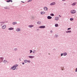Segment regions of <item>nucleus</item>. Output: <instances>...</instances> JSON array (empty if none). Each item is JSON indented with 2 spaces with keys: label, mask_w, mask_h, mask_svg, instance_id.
Wrapping results in <instances>:
<instances>
[{
  "label": "nucleus",
  "mask_w": 77,
  "mask_h": 77,
  "mask_svg": "<svg viewBox=\"0 0 77 77\" xmlns=\"http://www.w3.org/2000/svg\"><path fill=\"white\" fill-rule=\"evenodd\" d=\"M9 30H13L14 29L13 28H12V27H11V28H10L9 29Z\"/></svg>",
  "instance_id": "6ab92c4d"
},
{
  "label": "nucleus",
  "mask_w": 77,
  "mask_h": 77,
  "mask_svg": "<svg viewBox=\"0 0 77 77\" xmlns=\"http://www.w3.org/2000/svg\"><path fill=\"white\" fill-rule=\"evenodd\" d=\"M28 57L29 58H30L31 59H33V58H34V57H35V56H29Z\"/></svg>",
  "instance_id": "39448f33"
},
{
  "label": "nucleus",
  "mask_w": 77,
  "mask_h": 77,
  "mask_svg": "<svg viewBox=\"0 0 77 77\" xmlns=\"http://www.w3.org/2000/svg\"><path fill=\"white\" fill-rule=\"evenodd\" d=\"M4 63H6L7 61H6V60H4V61H3Z\"/></svg>",
  "instance_id": "393cba45"
},
{
  "label": "nucleus",
  "mask_w": 77,
  "mask_h": 77,
  "mask_svg": "<svg viewBox=\"0 0 77 77\" xmlns=\"http://www.w3.org/2000/svg\"><path fill=\"white\" fill-rule=\"evenodd\" d=\"M47 18L48 19H51V18H52V17H51V16H48L47 17Z\"/></svg>",
  "instance_id": "1a4fd4ad"
},
{
  "label": "nucleus",
  "mask_w": 77,
  "mask_h": 77,
  "mask_svg": "<svg viewBox=\"0 0 77 77\" xmlns=\"http://www.w3.org/2000/svg\"><path fill=\"white\" fill-rule=\"evenodd\" d=\"M8 9H10V8H7Z\"/></svg>",
  "instance_id": "e433bc0d"
},
{
  "label": "nucleus",
  "mask_w": 77,
  "mask_h": 77,
  "mask_svg": "<svg viewBox=\"0 0 77 77\" xmlns=\"http://www.w3.org/2000/svg\"><path fill=\"white\" fill-rule=\"evenodd\" d=\"M30 53H32V50H30Z\"/></svg>",
  "instance_id": "c85d7f7f"
},
{
  "label": "nucleus",
  "mask_w": 77,
  "mask_h": 77,
  "mask_svg": "<svg viewBox=\"0 0 77 77\" xmlns=\"http://www.w3.org/2000/svg\"><path fill=\"white\" fill-rule=\"evenodd\" d=\"M17 66H18V65L16 64V65L14 66H13V67H11V68H12V69L13 70H15V69H16V67H17Z\"/></svg>",
  "instance_id": "f257e3e1"
},
{
  "label": "nucleus",
  "mask_w": 77,
  "mask_h": 77,
  "mask_svg": "<svg viewBox=\"0 0 77 77\" xmlns=\"http://www.w3.org/2000/svg\"><path fill=\"white\" fill-rule=\"evenodd\" d=\"M6 23L5 22H0V23L1 24H5Z\"/></svg>",
  "instance_id": "9d476101"
},
{
  "label": "nucleus",
  "mask_w": 77,
  "mask_h": 77,
  "mask_svg": "<svg viewBox=\"0 0 77 77\" xmlns=\"http://www.w3.org/2000/svg\"><path fill=\"white\" fill-rule=\"evenodd\" d=\"M52 32H53V31H52V30H51V33H52Z\"/></svg>",
  "instance_id": "4c0bfd02"
},
{
  "label": "nucleus",
  "mask_w": 77,
  "mask_h": 77,
  "mask_svg": "<svg viewBox=\"0 0 77 77\" xmlns=\"http://www.w3.org/2000/svg\"><path fill=\"white\" fill-rule=\"evenodd\" d=\"M7 2H8V3H9V2H12V1L11 0H8V1L7 0Z\"/></svg>",
  "instance_id": "f8f14e48"
},
{
  "label": "nucleus",
  "mask_w": 77,
  "mask_h": 77,
  "mask_svg": "<svg viewBox=\"0 0 77 77\" xmlns=\"http://www.w3.org/2000/svg\"><path fill=\"white\" fill-rule=\"evenodd\" d=\"M63 56H66L67 55V53H64L63 54Z\"/></svg>",
  "instance_id": "a211bd4d"
},
{
  "label": "nucleus",
  "mask_w": 77,
  "mask_h": 77,
  "mask_svg": "<svg viewBox=\"0 0 77 77\" xmlns=\"http://www.w3.org/2000/svg\"><path fill=\"white\" fill-rule=\"evenodd\" d=\"M71 30H69L66 32V33H71Z\"/></svg>",
  "instance_id": "dca6fc26"
},
{
  "label": "nucleus",
  "mask_w": 77,
  "mask_h": 77,
  "mask_svg": "<svg viewBox=\"0 0 77 77\" xmlns=\"http://www.w3.org/2000/svg\"><path fill=\"white\" fill-rule=\"evenodd\" d=\"M76 4H77L76 2H74V3H73L72 4V5L73 6H75V5H76Z\"/></svg>",
  "instance_id": "4468645a"
},
{
  "label": "nucleus",
  "mask_w": 77,
  "mask_h": 77,
  "mask_svg": "<svg viewBox=\"0 0 77 77\" xmlns=\"http://www.w3.org/2000/svg\"><path fill=\"white\" fill-rule=\"evenodd\" d=\"M34 26V25H30L29 26H28L30 27V28H31V27H32Z\"/></svg>",
  "instance_id": "9b49d317"
},
{
  "label": "nucleus",
  "mask_w": 77,
  "mask_h": 77,
  "mask_svg": "<svg viewBox=\"0 0 77 77\" xmlns=\"http://www.w3.org/2000/svg\"><path fill=\"white\" fill-rule=\"evenodd\" d=\"M37 23L38 24H41V22L38 21V22H37Z\"/></svg>",
  "instance_id": "b1692460"
},
{
  "label": "nucleus",
  "mask_w": 77,
  "mask_h": 77,
  "mask_svg": "<svg viewBox=\"0 0 77 77\" xmlns=\"http://www.w3.org/2000/svg\"><path fill=\"white\" fill-rule=\"evenodd\" d=\"M5 9H8V8H7V7H5Z\"/></svg>",
  "instance_id": "473e14b6"
},
{
  "label": "nucleus",
  "mask_w": 77,
  "mask_h": 77,
  "mask_svg": "<svg viewBox=\"0 0 77 77\" xmlns=\"http://www.w3.org/2000/svg\"><path fill=\"white\" fill-rule=\"evenodd\" d=\"M63 56V54H61V56Z\"/></svg>",
  "instance_id": "f704fd0d"
},
{
  "label": "nucleus",
  "mask_w": 77,
  "mask_h": 77,
  "mask_svg": "<svg viewBox=\"0 0 77 77\" xmlns=\"http://www.w3.org/2000/svg\"><path fill=\"white\" fill-rule=\"evenodd\" d=\"M1 26H2V25H1Z\"/></svg>",
  "instance_id": "a19ab883"
},
{
  "label": "nucleus",
  "mask_w": 77,
  "mask_h": 77,
  "mask_svg": "<svg viewBox=\"0 0 77 77\" xmlns=\"http://www.w3.org/2000/svg\"><path fill=\"white\" fill-rule=\"evenodd\" d=\"M44 10H45V11H47V8L46 7H45L44 8Z\"/></svg>",
  "instance_id": "ddd939ff"
},
{
  "label": "nucleus",
  "mask_w": 77,
  "mask_h": 77,
  "mask_svg": "<svg viewBox=\"0 0 77 77\" xmlns=\"http://www.w3.org/2000/svg\"><path fill=\"white\" fill-rule=\"evenodd\" d=\"M0 61H1L0 62H2V60H3V58L2 57L0 58Z\"/></svg>",
  "instance_id": "f3484780"
},
{
  "label": "nucleus",
  "mask_w": 77,
  "mask_h": 77,
  "mask_svg": "<svg viewBox=\"0 0 77 77\" xmlns=\"http://www.w3.org/2000/svg\"><path fill=\"white\" fill-rule=\"evenodd\" d=\"M17 50V48H15V49H14V50H15V51H16V50Z\"/></svg>",
  "instance_id": "7c9ffc66"
},
{
  "label": "nucleus",
  "mask_w": 77,
  "mask_h": 77,
  "mask_svg": "<svg viewBox=\"0 0 77 77\" xmlns=\"http://www.w3.org/2000/svg\"><path fill=\"white\" fill-rule=\"evenodd\" d=\"M59 20V17H55V20H56V21H58Z\"/></svg>",
  "instance_id": "423d86ee"
},
{
  "label": "nucleus",
  "mask_w": 77,
  "mask_h": 77,
  "mask_svg": "<svg viewBox=\"0 0 77 77\" xmlns=\"http://www.w3.org/2000/svg\"><path fill=\"white\" fill-rule=\"evenodd\" d=\"M21 2H22V3H24V2H23V1H21Z\"/></svg>",
  "instance_id": "58836bf2"
},
{
  "label": "nucleus",
  "mask_w": 77,
  "mask_h": 77,
  "mask_svg": "<svg viewBox=\"0 0 77 77\" xmlns=\"http://www.w3.org/2000/svg\"><path fill=\"white\" fill-rule=\"evenodd\" d=\"M32 0H29L28 1V2H32Z\"/></svg>",
  "instance_id": "bb28decb"
},
{
  "label": "nucleus",
  "mask_w": 77,
  "mask_h": 77,
  "mask_svg": "<svg viewBox=\"0 0 77 77\" xmlns=\"http://www.w3.org/2000/svg\"><path fill=\"white\" fill-rule=\"evenodd\" d=\"M17 24V22H14L13 23V25H15V24Z\"/></svg>",
  "instance_id": "aec40b11"
},
{
  "label": "nucleus",
  "mask_w": 77,
  "mask_h": 77,
  "mask_svg": "<svg viewBox=\"0 0 77 77\" xmlns=\"http://www.w3.org/2000/svg\"><path fill=\"white\" fill-rule=\"evenodd\" d=\"M70 21H73V20H74V19L73 18H70Z\"/></svg>",
  "instance_id": "5701e85b"
},
{
  "label": "nucleus",
  "mask_w": 77,
  "mask_h": 77,
  "mask_svg": "<svg viewBox=\"0 0 77 77\" xmlns=\"http://www.w3.org/2000/svg\"><path fill=\"white\" fill-rule=\"evenodd\" d=\"M2 29H5L6 28V25H4L2 27Z\"/></svg>",
  "instance_id": "0eeeda50"
},
{
  "label": "nucleus",
  "mask_w": 77,
  "mask_h": 77,
  "mask_svg": "<svg viewBox=\"0 0 77 77\" xmlns=\"http://www.w3.org/2000/svg\"><path fill=\"white\" fill-rule=\"evenodd\" d=\"M76 12L75 11V10H72L71 11V14H74Z\"/></svg>",
  "instance_id": "f03ea898"
},
{
  "label": "nucleus",
  "mask_w": 77,
  "mask_h": 77,
  "mask_svg": "<svg viewBox=\"0 0 77 77\" xmlns=\"http://www.w3.org/2000/svg\"><path fill=\"white\" fill-rule=\"evenodd\" d=\"M21 30V29H20V28H17L16 29L17 32H20Z\"/></svg>",
  "instance_id": "6e6552de"
},
{
  "label": "nucleus",
  "mask_w": 77,
  "mask_h": 77,
  "mask_svg": "<svg viewBox=\"0 0 77 77\" xmlns=\"http://www.w3.org/2000/svg\"><path fill=\"white\" fill-rule=\"evenodd\" d=\"M71 29V28H68L67 29L68 30H70V29Z\"/></svg>",
  "instance_id": "c756f323"
},
{
  "label": "nucleus",
  "mask_w": 77,
  "mask_h": 77,
  "mask_svg": "<svg viewBox=\"0 0 77 77\" xmlns=\"http://www.w3.org/2000/svg\"><path fill=\"white\" fill-rule=\"evenodd\" d=\"M40 13H41V14L42 15L43 14H45V12H41Z\"/></svg>",
  "instance_id": "2eb2a0df"
},
{
  "label": "nucleus",
  "mask_w": 77,
  "mask_h": 77,
  "mask_svg": "<svg viewBox=\"0 0 77 77\" xmlns=\"http://www.w3.org/2000/svg\"><path fill=\"white\" fill-rule=\"evenodd\" d=\"M27 62L30 63V60H27Z\"/></svg>",
  "instance_id": "a878e982"
},
{
  "label": "nucleus",
  "mask_w": 77,
  "mask_h": 77,
  "mask_svg": "<svg viewBox=\"0 0 77 77\" xmlns=\"http://www.w3.org/2000/svg\"><path fill=\"white\" fill-rule=\"evenodd\" d=\"M59 17H61V16H60V15H59Z\"/></svg>",
  "instance_id": "72a5a7b5"
},
{
  "label": "nucleus",
  "mask_w": 77,
  "mask_h": 77,
  "mask_svg": "<svg viewBox=\"0 0 77 77\" xmlns=\"http://www.w3.org/2000/svg\"><path fill=\"white\" fill-rule=\"evenodd\" d=\"M22 64H23V65H24V63H23Z\"/></svg>",
  "instance_id": "c9c22d12"
},
{
  "label": "nucleus",
  "mask_w": 77,
  "mask_h": 77,
  "mask_svg": "<svg viewBox=\"0 0 77 77\" xmlns=\"http://www.w3.org/2000/svg\"><path fill=\"white\" fill-rule=\"evenodd\" d=\"M56 4V3L55 2H53L51 3L50 5L51 6H53V5H54Z\"/></svg>",
  "instance_id": "7ed1b4c3"
},
{
  "label": "nucleus",
  "mask_w": 77,
  "mask_h": 77,
  "mask_svg": "<svg viewBox=\"0 0 77 77\" xmlns=\"http://www.w3.org/2000/svg\"><path fill=\"white\" fill-rule=\"evenodd\" d=\"M39 28H40L41 29H44V28H45V26H41L40 27H39Z\"/></svg>",
  "instance_id": "20e7f679"
},
{
  "label": "nucleus",
  "mask_w": 77,
  "mask_h": 77,
  "mask_svg": "<svg viewBox=\"0 0 77 77\" xmlns=\"http://www.w3.org/2000/svg\"><path fill=\"white\" fill-rule=\"evenodd\" d=\"M24 62L25 63H27V60H24Z\"/></svg>",
  "instance_id": "4be33fe9"
},
{
  "label": "nucleus",
  "mask_w": 77,
  "mask_h": 77,
  "mask_svg": "<svg viewBox=\"0 0 77 77\" xmlns=\"http://www.w3.org/2000/svg\"><path fill=\"white\" fill-rule=\"evenodd\" d=\"M77 72V68L76 69V70H75V72Z\"/></svg>",
  "instance_id": "2f4dec72"
},
{
  "label": "nucleus",
  "mask_w": 77,
  "mask_h": 77,
  "mask_svg": "<svg viewBox=\"0 0 77 77\" xmlns=\"http://www.w3.org/2000/svg\"><path fill=\"white\" fill-rule=\"evenodd\" d=\"M51 16H54V14H51Z\"/></svg>",
  "instance_id": "cd10ccee"
},
{
  "label": "nucleus",
  "mask_w": 77,
  "mask_h": 77,
  "mask_svg": "<svg viewBox=\"0 0 77 77\" xmlns=\"http://www.w3.org/2000/svg\"><path fill=\"white\" fill-rule=\"evenodd\" d=\"M58 24H55V27H58Z\"/></svg>",
  "instance_id": "412c9836"
},
{
  "label": "nucleus",
  "mask_w": 77,
  "mask_h": 77,
  "mask_svg": "<svg viewBox=\"0 0 77 77\" xmlns=\"http://www.w3.org/2000/svg\"><path fill=\"white\" fill-rule=\"evenodd\" d=\"M62 0V1H65V0Z\"/></svg>",
  "instance_id": "ea45409f"
}]
</instances>
